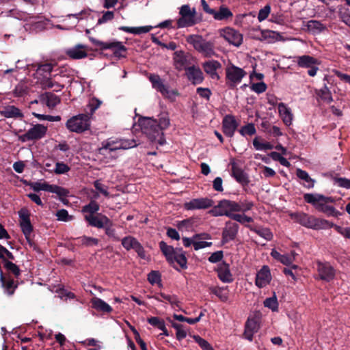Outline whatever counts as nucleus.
Returning a JSON list of instances; mask_svg holds the SVG:
<instances>
[{
	"label": "nucleus",
	"mask_w": 350,
	"mask_h": 350,
	"mask_svg": "<svg viewBox=\"0 0 350 350\" xmlns=\"http://www.w3.org/2000/svg\"><path fill=\"white\" fill-rule=\"evenodd\" d=\"M75 240V245L86 247L97 245L98 243V239L87 236L79 237Z\"/></svg>",
	"instance_id": "f704fd0d"
},
{
	"label": "nucleus",
	"mask_w": 350,
	"mask_h": 350,
	"mask_svg": "<svg viewBox=\"0 0 350 350\" xmlns=\"http://www.w3.org/2000/svg\"><path fill=\"white\" fill-rule=\"evenodd\" d=\"M278 110H279L280 116L282 117L284 124L286 126L292 124L293 114L285 103L278 104Z\"/></svg>",
	"instance_id": "c85d7f7f"
},
{
	"label": "nucleus",
	"mask_w": 350,
	"mask_h": 350,
	"mask_svg": "<svg viewBox=\"0 0 350 350\" xmlns=\"http://www.w3.org/2000/svg\"><path fill=\"white\" fill-rule=\"evenodd\" d=\"M245 71L239 67H226V84L228 88L233 90L245 76Z\"/></svg>",
	"instance_id": "9b49d317"
},
{
	"label": "nucleus",
	"mask_w": 350,
	"mask_h": 350,
	"mask_svg": "<svg viewBox=\"0 0 350 350\" xmlns=\"http://www.w3.org/2000/svg\"><path fill=\"white\" fill-rule=\"evenodd\" d=\"M307 27L313 33L321 32L325 29V27L321 23L314 20L308 22Z\"/></svg>",
	"instance_id": "de8ad7c7"
},
{
	"label": "nucleus",
	"mask_w": 350,
	"mask_h": 350,
	"mask_svg": "<svg viewBox=\"0 0 350 350\" xmlns=\"http://www.w3.org/2000/svg\"><path fill=\"white\" fill-rule=\"evenodd\" d=\"M148 323H149L150 325L154 327L159 329V330L162 331V333L160 334V336H169V332L167 329L165 328L164 320L161 319L158 317H149L148 319Z\"/></svg>",
	"instance_id": "72a5a7b5"
},
{
	"label": "nucleus",
	"mask_w": 350,
	"mask_h": 350,
	"mask_svg": "<svg viewBox=\"0 0 350 350\" xmlns=\"http://www.w3.org/2000/svg\"><path fill=\"white\" fill-rule=\"evenodd\" d=\"M158 296L161 297L162 299L167 300L170 302V305L173 308H180V302L178 300V297L175 295H165L164 293H159Z\"/></svg>",
	"instance_id": "37998d69"
},
{
	"label": "nucleus",
	"mask_w": 350,
	"mask_h": 350,
	"mask_svg": "<svg viewBox=\"0 0 350 350\" xmlns=\"http://www.w3.org/2000/svg\"><path fill=\"white\" fill-rule=\"evenodd\" d=\"M319 64L317 59L309 55H304L298 58V66H314Z\"/></svg>",
	"instance_id": "09e8293b"
},
{
	"label": "nucleus",
	"mask_w": 350,
	"mask_h": 350,
	"mask_svg": "<svg viewBox=\"0 0 350 350\" xmlns=\"http://www.w3.org/2000/svg\"><path fill=\"white\" fill-rule=\"evenodd\" d=\"M179 14L180 17L177 21V26L178 28L191 27L196 24L195 8L191 9L188 5H183L180 9Z\"/></svg>",
	"instance_id": "9d476101"
},
{
	"label": "nucleus",
	"mask_w": 350,
	"mask_h": 350,
	"mask_svg": "<svg viewBox=\"0 0 350 350\" xmlns=\"http://www.w3.org/2000/svg\"><path fill=\"white\" fill-rule=\"evenodd\" d=\"M8 16L13 17L18 20H23L26 22L25 28L31 32L40 31L46 28L47 21L41 15H30L26 12L17 9L9 10Z\"/></svg>",
	"instance_id": "7ed1b4c3"
},
{
	"label": "nucleus",
	"mask_w": 350,
	"mask_h": 350,
	"mask_svg": "<svg viewBox=\"0 0 350 350\" xmlns=\"http://www.w3.org/2000/svg\"><path fill=\"white\" fill-rule=\"evenodd\" d=\"M239 232V225L234 222L226 221L225 227L222 230L221 243L226 244L231 241L235 240Z\"/></svg>",
	"instance_id": "dca6fc26"
},
{
	"label": "nucleus",
	"mask_w": 350,
	"mask_h": 350,
	"mask_svg": "<svg viewBox=\"0 0 350 350\" xmlns=\"http://www.w3.org/2000/svg\"><path fill=\"white\" fill-rule=\"evenodd\" d=\"M289 216L299 225L313 230L325 229L329 225L327 220L316 218L304 213H293Z\"/></svg>",
	"instance_id": "39448f33"
},
{
	"label": "nucleus",
	"mask_w": 350,
	"mask_h": 350,
	"mask_svg": "<svg viewBox=\"0 0 350 350\" xmlns=\"http://www.w3.org/2000/svg\"><path fill=\"white\" fill-rule=\"evenodd\" d=\"M27 94V88L23 85L18 84L13 90L14 97H23Z\"/></svg>",
	"instance_id": "0e129e2a"
},
{
	"label": "nucleus",
	"mask_w": 350,
	"mask_h": 350,
	"mask_svg": "<svg viewBox=\"0 0 350 350\" xmlns=\"http://www.w3.org/2000/svg\"><path fill=\"white\" fill-rule=\"evenodd\" d=\"M186 41L197 51L206 57H211L215 54V44L213 41H207L202 36L197 34L189 35Z\"/></svg>",
	"instance_id": "423d86ee"
},
{
	"label": "nucleus",
	"mask_w": 350,
	"mask_h": 350,
	"mask_svg": "<svg viewBox=\"0 0 350 350\" xmlns=\"http://www.w3.org/2000/svg\"><path fill=\"white\" fill-rule=\"evenodd\" d=\"M263 304L265 307L271 310L273 312H277L278 310V299L275 294H273V296L265 299Z\"/></svg>",
	"instance_id": "a18cd8bd"
},
{
	"label": "nucleus",
	"mask_w": 350,
	"mask_h": 350,
	"mask_svg": "<svg viewBox=\"0 0 350 350\" xmlns=\"http://www.w3.org/2000/svg\"><path fill=\"white\" fill-rule=\"evenodd\" d=\"M231 219L234 220L236 222L239 223L241 225H244L245 223H252L254 221V219L245 214H232L229 216Z\"/></svg>",
	"instance_id": "c03bdc74"
},
{
	"label": "nucleus",
	"mask_w": 350,
	"mask_h": 350,
	"mask_svg": "<svg viewBox=\"0 0 350 350\" xmlns=\"http://www.w3.org/2000/svg\"><path fill=\"white\" fill-rule=\"evenodd\" d=\"M174 59L180 66H194L195 64L194 58L190 54L183 51H176Z\"/></svg>",
	"instance_id": "bb28decb"
},
{
	"label": "nucleus",
	"mask_w": 350,
	"mask_h": 350,
	"mask_svg": "<svg viewBox=\"0 0 350 350\" xmlns=\"http://www.w3.org/2000/svg\"><path fill=\"white\" fill-rule=\"evenodd\" d=\"M232 176L242 186H247L249 184L247 174L241 167H239L235 163H232Z\"/></svg>",
	"instance_id": "b1692460"
},
{
	"label": "nucleus",
	"mask_w": 350,
	"mask_h": 350,
	"mask_svg": "<svg viewBox=\"0 0 350 350\" xmlns=\"http://www.w3.org/2000/svg\"><path fill=\"white\" fill-rule=\"evenodd\" d=\"M317 271L319 279L325 282H330L334 278L335 269L328 262H317Z\"/></svg>",
	"instance_id": "a211bd4d"
},
{
	"label": "nucleus",
	"mask_w": 350,
	"mask_h": 350,
	"mask_svg": "<svg viewBox=\"0 0 350 350\" xmlns=\"http://www.w3.org/2000/svg\"><path fill=\"white\" fill-rule=\"evenodd\" d=\"M139 126H141L144 135L148 136L150 141L153 142L160 134H163V129L158 126L157 119L152 118H141L139 119Z\"/></svg>",
	"instance_id": "0eeeda50"
},
{
	"label": "nucleus",
	"mask_w": 350,
	"mask_h": 350,
	"mask_svg": "<svg viewBox=\"0 0 350 350\" xmlns=\"http://www.w3.org/2000/svg\"><path fill=\"white\" fill-rule=\"evenodd\" d=\"M139 243V242L135 239V237L131 236H127L122 239V247L126 251L131 250L132 247H135V245Z\"/></svg>",
	"instance_id": "49530a36"
},
{
	"label": "nucleus",
	"mask_w": 350,
	"mask_h": 350,
	"mask_svg": "<svg viewBox=\"0 0 350 350\" xmlns=\"http://www.w3.org/2000/svg\"><path fill=\"white\" fill-rule=\"evenodd\" d=\"M101 101L96 98H93L88 101L85 107L84 111L77 116H72L66 122V128L68 131L77 134L83 133L90 130V119L100 106Z\"/></svg>",
	"instance_id": "f257e3e1"
},
{
	"label": "nucleus",
	"mask_w": 350,
	"mask_h": 350,
	"mask_svg": "<svg viewBox=\"0 0 350 350\" xmlns=\"http://www.w3.org/2000/svg\"><path fill=\"white\" fill-rule=\"evenodd\" d=\"M193 219L189 218L183 219L177 224V228L179 230H189L191 228L193 227Z\"/></svg>",
	"instance_id": "5fc2aeb1"
},
{
	"label": "nucleus",
	"mask_w": 350,
	"mask_h": 350,
	"mask_svg": "<svg viewBox=\"0 0 350 350\" xmlns=\"http://www.w3.org/2000/svg\"><path fill=\"white\" fill-rule=\"evenodd\" d=\"M259 329V326L258 325L257 321L254 318H248L247 321L245 323V330H253L258 331Z\"/></svg>",
	"instance_id": "69168bd1"
},
{
	"label": "nucleus",
	"mask_w": 350,
	"mask_h": 350,
	"mask_svg": "<svg viewBox=\"0 0 350 350\" xmlns=\"http://www.w3.org/2000/svg\"><path fill=\"white\" fill-rule=\"evenodd\" d=\"M46 126L40 124H36L30 128L26 133L19 135L18 138L23 142L38 140L42 139L46 135Z\"/></svg>",
	"instance_id": "f8f14e48"
},
{
	"label": "nucleus",
	"mask_w": 350,
	"mask_h": 350,
	"mask_svg": "<svg viewBox=\"0 0 350 350\" xmlns=\"http://www.w3.org/2000/svg\"><path fill=\"white\" fill-rule=\"evenodd\" d=\"M271 280L270 269L268 266L264 265L260 271L257 272L255 277V285L258 288H264L267 284H269Z\"/></svg>",
	"instance_id": "4be33fe9"
},
{
	"label": "nucleus",
	"mask_w": 350,
	"mask_h": 350,
	"mask_svg": "<svg viewBox=\"0 0 350 350\" xmlns=\"http://www.w3.org/2000/svg\"><path fill=\"white\" fill-rule=\"evenodd\" d=\"M213 201L211 198H193L184 204L185 210H202L213 207Z\"/></svg>",
	"instance_id": "2eb2a0df"
},
{
	"label": "nucleus",
	"mask_w": 350,
	"mask_h": 350,
	"mask_svg": "<svg viewBox=\"0 0 350 350\" xmlns=\"http://www.w3.org/2000/svg\"><path fill=\"white\" fill-rule=\"evenodd\" d=\"M161 273L158 271H151L148 275V281L152 285L159 283L161 281Z\"/></svg>",
	"instance_id": "4d7b16f0"
},
{
	"label": "nucleus",
	"mask_w": 350,
	"mask_h": 350,
	"mask_svg": "<svg viewBox=\"0 0 350 350\" xmlns=\"http://www.w3.org/2000/svg\"><path fill=\"white\" fill-rule=\"evenodd\" d=\"M232 12L226 6H220L218 11L214 10L212 16L217 21H224L232 16Z\"/></svg>",
	"instance_id": "c9c22d12"
},
{
	"label": "nucleus",
	"mask_w": 350,
	"mask_h": 350,
	"mask_svg": "<svg viewBox=\"0 0 350 350\" xmlns=\"http://www.w3.org/2000/svg\"><path fill=\"white\" fill-rule=\"evenodd\" d=\"M220 281L225 283H231L233 282V277L230 271L229 264L225 261L218 265L215 269Z\"/></svg>",
	"instance_id": "5701e85b"
},
{
	"label": "nucleus",
	"mask_w": 350,
	"mask_h": 350,
	"mask_svg": "<svg viewBox=\"0 0 350 350\" xmlns=\"http://www.w3.org/2000/svg\"><path fill=\"white\" fill-rule=\"evenodd\" d=\"M238 210H239L238 202L223 199L219 201L217 205L213 206L212 210L209 211V214L213 217H228L234 212H238Z\"/></svg>",
	"instance_id": "6e6552de"
},
{
	"label": "nucleus",
	"mask_w": 350,
	"mask_h": 350,
	"mask_svg": "<svg viewBox=\"0 0 350 350\" xmlns=\"http://www.w3.org/2000/svg\"><path fill=\"white\" fill-rule=\"evenodd\" d=\"M239 123L232 115H226L222 120V132L226 137H232L238 129Z\"/></svg>",
	"instance_id": "6ab92c4d"
},
{
	"label": "nucleus",
	"mask_w": 350,
	"mask_h": 350,
	"mask_svg": "<svg viewBox=\"0 0 350 350\" xmlns=\"http://www.w3.org/2000/svg\"><path fill=\"white\" fill-rule=\"evenodd\" d=\"M67 55L72 59H81L87 56L85 46L82 44H78L76 46L67 51Z\"/></svg>",
	"instance_id": "7c9ffc66"
},
{
	"label": "nucleus",
	"mask_w": 350,
	"mask_h": 350,
	"mask_svg": "<svg viewBox=\"0 0 350 350\" xmlns=\"http://www.w3.org/2000/svg\"><path fill=\"white\" fill-rule=\"evenodd\" d=\"M70 167L68 165L63 162H57L55 163V168L53 169V172L56 174H64L68 172Z\"/></svg>",
	"instance_id": "bf43d9fd"
},
{
	"label": "nucleus",
	"mask_w": 350,
	"mask_h": 350,
	"mask_svg": "<svg viewBox=\"0 0 350 350\" xmlns=\"http://www.w3.org/2000/svg\"><path fill=\"white\" fill-rule=\"evenodd\" d=\"M0 282L1 287L3 288L7 295H14L15 289L18 287V282L14 281V278H12L10 275H4L1 267H0Z\"/></svg>",
	"instance_id": "aec40b11"
},
{
	"label": "nucleus",
	"mask_w": 350,
	"mask_h": 350,
	"mask_svg": "<svg viewBox=\"0 0 350 350\" xmlns=\"http://www.w3.org/2000/svg\"><path fill=\"white\" fill-rule=\"evenodd\" d=\"M99 210L100 204L96 200L91 199L90 203L82 206L81 212L88 215H95Z\"/></svg>",
	"instance_id": "58836bf2"
},
{
	"label": "nucleus",
	"mask_w": 350,
	"mask_h": 350,
	"mask_svg": "<svg viewBox=\"0 0 350 350\" xmlns=\"http://www.w3.org/2000/svg\"><path fill=\"white\" fill-rule=\"evenodd\" d=\"M296 176L299 178L305 181L306 183H303V186L306 188L310 189L314 187L315 180L309 176V174L306 171L303 170L301 168H298L296 170Z\"/></svg>",
	"instance_id": "473e14b6"
},
{
	"label": "nucleus",
	"mask_w": 350,
	"mask_h": 350,
	"mask_svg": "<svg viewBox=\"0 0 350 350\" xmlns=\"http://www.w3.org/2000/svg\"><path fill=\"white\" fill-rule=\"evenodd\" d=\"M306 203L312 205L315 209L328 217H338L341 213L335 209L334 206L327 205L328 203H334L335 198L332 196H325L322 194L306 193L303 196Z\"/></svg>",
	"instance_id": "f03ea898"
},
{
	"label": "nucleus",
	"mask_w": 350,
	"mask_h": 350,
	"mask_svg": "<svg viewBox=\"0 0 350 350\" xmlns=\"http://www.w3.org/2000/svg\"><path fill=\"white\" fill-rule=\"evenodd\" d=\"M40 100L45 103L49 109H53L60 103L58 96L52 92H46L40 96Z\"/></svg>",
	"instance_id": "c756f323"
},
{
	"label": "nucleus",
	"mask_w": 350,
	"mask_h": 350,
	"mask_svg": "<svg viewBox=\"0 0 350 350\" xmlns=\"http://www.w3.org/2000/svg\"><path fill=\"white\" fill-rule=\"evenodd\" d=\"M25 184L31 187L34 192H40V191H44L46 192H49L50 189H52L53 185H50L46 182L40 183V182H29L24 181Z\"/></svg>",
	"instance_id": "4c0bfd02"
},
{
	"label": "nucleus",
	"mask_w": 350,
	"mask_h": 350,
	"mask_svg": "<svg viewBox=\"0 0 350 350\" xmlns=\"http://www.w3.org/2000/svg\"><path fill=\"white\" fill-rule=\"evenodd\" d=\"M193 340L198 344L200 347L202 349V350H213V348L211 345L206 340L203 338L199 335H193Z\"/></svg>",
	"instance_id": "3c124183"
},
{
	"label": "nucleus",
	"mask_w": 350,
	"mask_h": 350,
	"mask_svg": "<svg viewBox=\"0 0 350 350\" xmlns=\"http://www.w3.org/2000/svg\"><path fill=\"white\" fill-rule=\"evenodd\" d=\"M113 225H107L101 229L105 230V234L110 239H112V240L116 241H119L120 238L118 235H117L116 229L113 228Z\"/></svg>",
	"instance_id": "6e6d98bb"
},
{
	"label": "nucleus",
	"mask_w": 350,
	"mask_h": 350,
	"mask_svg": "<svg viewBox=\"0 0 350 350\" xmlns=\"http://www.w3.org/2000/svg\"><path fill=\"white\" fill-rule=\"evenodd\" d=\"M334 228V230L338 234H340L345 238L350 239V227H340L329 221V224L327 225V228Z\"/></svg>",
	"instance_id": "8fccbe9b"
},
{
	"label": "nucleus",
	"mask_w": 350,
	"mask_h": 350,
	"mask_svg": "<svg viewBox=\"0 0 350 350\" xmlns=\"http://www.w3.org/2000/svg\"><path fill=\"white\" fill-rule=\"evenodd\" d=\"M226 288L227 287H211L210 291L219 297L221 301L226 302L228 300V293L226 291Z\"/></svg>",
	"instance_id": "a19ab883"
},
{
	"label": "nucleus",
	"mask_w": 350,
	"mask_h": 350,
	"mask_svg": "<svg viewBox=\"0 0 350 350\" xmlns=\"http://www.w3.org/2000/svg\"><path fill=\"white\" fill-rule=\"evenodd\" d=\"M105 49L111 50L113 57L118 59L126 58L127 55V49L122 42L113 40L106 42Z\"/></svg>",
	"instance_id": "f3484780"
},
{
	"label": "nucleus",
	"mask_w": 350,
	"mask_h": 350,
	"mask_svg": "<svg viewBox=\"0 0 350 350\" xmlns=\"http://www.w3.org/2000/svg\"><path fill=\"white\" fill-rule=\"evenodd\" d=\"M84 219L91 227L101 229L107 225H113V221L107 215L102 213L97 215H86Z\"/></svg>",
	"instance_id": "4468645a"
},
{
	"label": "nucleus",
	"mask_w": 350,
	"mask_h": 350,
	"mask_svg": "<svg viewBox=\"0 0 350 350\" xmlns=\"http://www.w3.org/2000/svg\"><path fill=\"white\" fill-rule=\"evenodd\" d=\"M271 12V7L269 5H265L263 8L260 9L258 15V19L260 22L265 20Z\"/></svg>",
	"instance_id": "338daca9"
},
{
	"label": "nucleus",
	"mask_w": 350,
	"mask_h": 350,
	"mask_svg": "<svg viewBox=\"0 0 350 350\" xmlns=\"http://www.w3.org/2000/svg\"><path fill=\"white\" fill-rule=\"evenodd\" d=\"M119 145L120 142L118 141V139H109L107 141L103 142V146L99 149V152L100 154H105L106 151H109V153L116 151L117 150L121 149Z\"/></svg>",
	"instance_id": "2f4dec72"
},
{
	"label": "nucleus",
	"mask_w": 350,
	"mask_h": 350,
	"mask_svg": "<svg viewBox=\"0 0 350 350\" xmlns=\"http://www.w3.org/2000/svg\"><path fill=\"white\" fill-rule=\"evenodd\" d=\"M335 183L340 187H343L347 189H350V179L346 178H335Z\"/></svg>",
	"instance_id": "774afa93"
},
{
	"label": "nucleus",
	"mask_w": 350,
	"mask_h": 350,
	"mask_svg": "<svg viewBox=\"0 0 350 350\" xmlns=\"http://www.w3.org/2000/svg\"><path fill=\"white\" fill-rule=\"evenodd\" d=\"M186 68V74L187 79L189 81L192 82L193 85L200 84L203 81V72L199 68L187 67Z\"/></svg>",
	"instance_id": "393cba45"
},
{
	"label": "nucleus",
	"mask_w": 350,
	"mask_h": 350,
	"mask_svg": "<svg viewBox=\"0 0 350 350\" xmlns=\"http://www.w3.org/2000/svg\"><path fill=\"white\" fill-rule=\"evenodd\" d=\"M1 116L6 118H22L23 113L14 105H7L0 111Z\"/></svg>",
	"instance_id": "a878e982"
},
{
	"label": "nucleus",
	"mask_w": 350,
	"mask_h": 350,
	"mask_svg": "<svg viewBox=\"0 0 350 350\" xmlns=\"http://www.w3.org/2000/svg\"><path fill=\"white\" fill-rule=\"evenodd\" d=\"M0 258L4 262L5 260H14V256L6 247L0 245Z\"/></svg>",
	"instance_id": "052dcab7"
},
{
	"label": "nucleus",
	"mask_w": 350,
	"mask_h": 350,
	"mask_svg": "<svg viewBox=\"0 0 350 350\" xmlns=\"http://www.w3.org/2000/svg\"><path fill=\"white\" fill-rule=\"evenodd\" d=\"M158 126L161 129H166L170 125V120L168 118L167 113H162L159 115L157 120Z\"/></svg>",
	"instance_id": "864d4df0"
},
{
	"label": "nucleus",
	"mask_w": 350,
	"mask_h": 350,
	"mask_svg": "<svg viewBox=\"0 0 350 350\" xmlns=\"http://www.w3.org/2000/svg\"><path fill=\"white\" fill-rule=\"evenodd\" d=\"M251 90L257 93L262 94L267 91V85L264 82L254 83L251 85Z\"/></svg>",
	"instance_id": "e2e57ef3"
},
{
	"label": "nucleus",
	"mask_w": 350,
	"mask_h": 350,
	"mask_svg": "<svg viewBox=\"0 0 350 350\" xmlns=\"http://www.w3.org/2000/svg\"><path fill=\"white\" fill-rule=\"evenodd\" d=\"M49 192L58 195L59 198L66 197L68 195V191L67 189L55 185H53L52 189H50Z\"/></svg>",
	"instance_id": "680f3d73"
},
{
	"label": "nucleus",
	"mask_w": 350,
	"mask_h": 350,
	"mask_svg": "<svg viewBox=\"0 0 350 350\" xmlns=\"http://www.w3.org/2000/svg\"><path fill=\"white\" fill-rule=\"evenodd\" d=\"M239 134L241 135V136L254 135L256 133V129H255L254 124L252 123H248L245 126L239 129Z\"/></svg>",
	"instance_id": "603ef678"
},
{
	"label": "nucleus",
	"mask_w": 350,
	"mask_h": 350,
	"mask_svg": "<svg viewBox=\"0 0 350 350\" xmlns=\"http://www.w3.org/2000/svg\"><path fill=\"white\" fill-rule=\"evenodd\" d=\"M159 247L163 254L165 260L178 271L181 269H187V259L185 257V254H176L174 252V247L168 245L165 242L161 241L159 243Z\"/></svg>",
	"instance_id": "20e7f679"
},
{
	"label": "nucleus",
	"mask_w": 350,
	"mask_h": 350,
	"mask_svg": "<svg viewBox=\"0 0 350 350\" xmlns=\"http://www.w3.org/2000/svg\"><path fill=\"white\" fill-rule=\"evenodd\" d=\"M148 79L152 83V88L161 93L164 98L170 100V102H174L176 97L180 95L178 90H169L168 85L164 84L159 75L150 74L148 76Z\"/></svg>",
	"instance_id": "1a4fd4ad"
},
{
	"label": "nucleus",
	"mask_w": 350,
	"mask_h": 350,
	"mask_svg": "<svg viewBox=\"0 0 350 350\" xmlns=\"http://www.w3.org/2000/svg\"><path fill=\"white\" fill-rule=\"evenodd\" d=\"M3 266L5 269H6L8 272L13 274L14 278H18L21 275V269L16 264L9 260H5L3 262Z\"/></svg>",
	"instance_id": "79ce46f5"
},
{
	"label": "nucleus",
	"mask_w": 350,
	"mask_h": 350,
	"mask_svg": "<svg viewBox=\"0 0 350 350\" xmlns=\"http://www.w3.org/2000/svg\"><path fill=\"white\" fill-rule=\"evenodd\" d=\"M316 95L319 98L321 101L329 103L332 101V96L331 91L329 90L327 85H324L322 88L315 91Z\"/></svg>",
	"instance_id": "ea45409f"
},
{
	"label": "nucleus",
	"mask_w": 350,
	"mask_h": 350,
	"mask_svg": "<svg viewBox=\"0 0 350 350\" xmlns=\"http://www.w3.org/2000/svg\"><path fill=\"white\" fill-rule=\"evenodd\" d=\"M247 228H249V230L256 232L257 235L260 236V237L263 238L267 241H271L273 239V234L271 232L270 229L267 228L252 227L250 225H247Z\"/></svg>",
	"instance_id": "e433bc0d"
},
{
	"label": "nucleus",
	"mask_w": 350,
	"mask_h": 350,
	"mask_svg": "<svg viewBox=\"0 0 350 350\" xmlns=\"http://www.w3.org/2000/svg\"><path fill=\"white\" fill-rule=\"evenodd\" d=\"M20 227L24 236L31 234L33 232V226L30 221V214L27 209H21L19 212Z\"/></svg>",
	"instance_id": "412c9836"
},
{
	"label": "nucleus",
	"mask_w": 350,
	"mask_h": 350,
	"mask_svg": "<svg viewBox=\"0 0 350 350\" xmlns=\"http://www.w3.org/2000/svg\"><path fill=\"white\" fill-rule=\"evenodd\" d=\"M220 36L229 44L234 46L239 47L243 43V36L242 33L233 28L226 27L221 29Z\"/></svg>",
	"instance_id": "ddd939ff"
},
{
	"label": "nucleus",
	"mask_w": 350,
	"mask_h": 350,
	"mask_svg": "<svg viewBox=\"0 0 350 350\" xmlns=\"http://www.w3.org/2000/svg\"><path fill=\"white\" fill-rule=\"evenodd\" d=\"M118 142H120L119 147L123 150L130 149L137 146L134 139H118Z\"/></svg>",
	"instance_id": "13d9d810"
},
{
	"label": "nucleus",
	"mask_w": 350,
	"mask_h": 350,
	"mask_svg": "<svg viewBox=\"0 0 350 350\" xmlns=\"http://www.w3.org/2000/svg\"><path fill=\"white\" fill-rule=\"evenodd\" d=\"M90 303L92 308L98 312L109 313L113 311V308H111L110 305L99 297H94L91 299Z\"/></svg>",
	"instance_id": "cd10ccee"
}]
</instances>
